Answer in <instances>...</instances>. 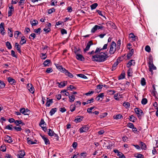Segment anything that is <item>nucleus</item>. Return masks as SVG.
I'll use <instances>...</instances> for the list:
<instances>
[{"label": "nucleus", "mask_w": 158, "mask_h": 158, "mask_svg": "<svg viewBox=\"0 0 158 158\" xmlns=\"http://www.w3.org/2000/svg\"><path fill=\"white\" fill-rule=\"evenodd\" d=\"M123 106L127 108L130 106V104L128 102H125L123 103Z\"/></svg>", "instance_id": "09e8293b"}, {"label": "nucleus", "mask_w": 158, "mask_h": 158, "mask_svg": "<svg viewBox=\"0 0 158 158\" xmlns=\"http://www.w3.org/2000/svg\"><path fill=\"white\" fill-rule=\"evenodd\" d=\"M46 144H48L49 140L45 136H41Z\"/></svg>", "instance_id": "c756f323"}, {"label": "nucleus", "mask_w": 158, "mask_h": 158, "mask_svg": "<svg viewBox=\"0 0 158 158\" xmlns=\"http://www.w3.org/2000/svg\"><path fill=\"white\" fill-rule=\"evenodd\" d=\"M127 126L129 128H131L132 129L134 127V126L133 124L132 123H128L127 124Z\"/></svg>", "instance_id": "6e6d98bb"}, {"label": "nucleus", "mask_w": 158, "mask_h": 158, "mask_svg": "<svg viewBox=\"0 0 158 158\" xmlns=\"http://www.w3.org/2000/svg\"><path fill=\"white\" fill-rule=\"evenodd\" d=\"M134 52V50L133 49H131L129 52L128 54L127 55V57L129 59L130 58L132 55L133 54Z\"/></svg>", "instance_id": "b1692460"}, {"label": "nucleus", "mask_w": 158, "mask_h": 158, "mask_svg": "<svg viewBox=\"0 0 158 158\" xmlns=\"http://www.w3.org/2000/svg\"><path fill=\"white\" fill-rule=\"evenodd\" d=\"M145 51L148 52H150L151 51V48L149 46L147 45L145 47Z\"/></svg>", "instance_id": "79ce46f5"}, {"label": "nucleus", "mask_w": 158, "mask_h": 158, "mask_svg": "<svg viewBox=\"0 0 158 158\" xmlns=\"http://www.w3.org/2000/svg\"><path fill=\"white\" fill-rule=\"evenodd\" d=\"M82 119V117L81 116H78L76 117L74 120V121L76 123H78L80 122Z\"/></svg>", "instance_id": "4be33fe9"}, {"label": "nucleus", "mask_w": 158, "mask_h": 158, "mask_svg": "<svg viewBox=\"0 0 158 158\" xmlns=\"http://www.w3.org/2000/svg\"><path fill=\"white\" fill-rule=\"evenodd\" d=\"M22 123V120H16L15 121V123L16 125V126H18L19 124H21Z\"/></svg>", "instance_id": "4c0bfd02"}, {"label": "nucleus", "mask_w": 158, "mask_h": 158, "mask_svg": "<svg viewBox=\"0 0 158 158\" xmlns=\"http://www.w3.org/2000/svg\"><path fill=\"white\" fill-rule=\"evenodd\" d=\"M121 96L120 95H118V94H115L114 95V98L116 100H118L119 99V96Z\"/></svg>", "instance_id": "58836bf2"}, {"label": "nucleus", "mask_w": 158, "mask_h": 158, "mask_svg": "<svg viewBox=\"0 0 158 158\" xmlns=\"http://www.w3.org/2000/svg\"><path fill=\"white\" fill-rule=\"evenodd\" d=\"M5 84L4 82L3 81L0 80V87L1 88H3L5 87Z\"/></svg>", "instance_id": "a18cd8bd"}, {"label": "nucleus", "mask_w": 158, "mask_h": 158, "mask_svg": "<svg viewBox=\"0 0 158 158\" xmlns=\"http://www.w3.org/2000/svg\"><path fill=\"white\" fill-rule=\"evenodd\" d=\"M141 148L142 149L145 150L146 148V145L143 143L141 142Z\"/></svg>", "instance_id": "37998d69"}, {"label": "nucleus", "mask_w": 158, "mask_h": 158, "mask_svg": "<svg viewBox=\"0 0 158 158\" xmlns=\"http://www.w3.org/2000/svg\"><path fill=\"white\" fill-rule=\"evenodd\" d=\"M27 88L31 93L32 94L34 93L35 89L32 84H28L27 86Z\"/></svg>", "instance_id": "1a4fd4ad"}, {"label": "nucleus", "mask_w": 158, "mask_h": 158, "mask_svg": "<svg viewBox=\"0 0 158 158\" xmlns=\"http://www.w3.org/2000/svg\"><path fill=\"white\" fill-rule=\"evenodd\" d=\"M107 54L105 53L101 52L92 56V60L93 61L99 62H103L108 57Z\"/></svg>", "instance_id": "f257e3e1"}, {"label": "nucleus", "mask_w": 158, "mask_h": 158, "mask_svg": "<svg viewBox=\"0 0 158 158\" xmlns=\"http://www.w3.org/2000/svg\"><path fill=\"white\" fill-rule=\"evenodd\" d=\"M57 3V2L56 1V0H52L51 1V5L52 6L56 5Z\"/></svg>", "instance_id": "8fccbe9b"}, {"label": "nucleus", "mask_w": 158, "mask_h": 158, "mask_svg": "<svg viewBox=\"0 0 158 158\" xmlns=\"http://www.w3.org/2000/svg\"><path fill=\"white\" fill-rule=\"evenodd\" d=\"M15 120L13 118H10L9 119L8 121L10 123H12L13 122L15 123Z\"/></svg>", "instance_id": "338daca9"}, {"label": "nucleus", "mask_w": 158, "mask_h": 158, "mask_svg": "<svg viewBox=\"0 0 158 158\" xmlns=\"http://www.w3.org/2000/svg\"><path fill=\"white\" fill-rule=\"evenodd\" d=\"M4 25L3 23H2L0 24V33L3 35H4L6 33Z\"/></svg>", "instance_id": "6e6552de"}, {"label": "nucleus", "mask_w": 158, "mask_h": 158, "mask_svg": "<svg viewBox=\"0 0 158 158\" xmlns=\"http://www.w3.org/2000/svg\"><path fill=\"white\" fill-rule=\"evenodd\" d=\"M8 81L9 82L11 85H15L16 83L15 80L13 78L10 77H9L8 78Z\"/></svg>", "instance_id": "f3484780"}, {"label": "nucleus", "mask_w": 158, "mask_h": 158, "mask_svg": "<svg viewBox=\"0 0 158 158\" xmlns=\"http://www.w3.org/2000/svg\"><path fill=\"white\" fill-rule=\"evenodd\" d=\"M47 57V56L44 54H42V55L41 56V58L43 59H45Z\"/></svg>", "instance_id": "774afa93"}, {"label": "nucleus", "mask_w": 158, "mask_h": 158, "mask_svg": "<svg viewBox=\"0 0 158 158\" xmlns=\"http://www.w3.org/2000/svg\"><path fill=\"white\" fill-rule=\"evenodd\" d=\"M11 55H12V56L13 57H15V58L17 57L16 55H15V52L13 50H12L11 51Z\"/></svg>", "instance_id": "052dcab7"}, {"label": "nucleus", "mask_w": 158, "mask_h": 158, "mask_svg": "<svg viewBox=\"0 0 158 158\" xmlns=\"http://www.w3.org/2000/svg\"><path fill=\"white\" fill-rule=\"evenodd\" d=\"M49 60H47L44 62L43 64L44 67L49 66Z\"/></svg>", "instance_id": "72a5a7b5"}, {"label": "nucleus", "mask_w": 158, "mask_h": 158, "mask_svg": "<svg viewBox=\"0 0 158 158\" xmlns=\"http://www.w3.org/2000/svg\"><path fill=\"white\" fill-rule=\"evenodd\" d=\"M75 106H76L75 105H72L70 107V110L71 111H73L75 109Z\"/></svg>", "instance_id": "3c124183"}, {"label": "nucleus", "mask_w": 158, "mask_h": 158, "mask_svg": "<svg viewBox=\"0 0 158 158\" xmlns=\"http://www.w3.org/2000/svg\"><path fill=\"white\" fill-rule=\"evenodd\" d=\"M5 138L4 140L5 142L11 143L13 142V140L11 137L8 135H6L5 137Z\"/></svg>", "instance_id": "9b49d317"}, {"label": "nucleus", "mask_w": 158, "mask_h": 158, "mask_svg": "<svg viewBox=\"0 0 158 158\" xmlns=\"http://www.w3.org/2000/svg\"><path fill=\"white\" fill-rule=\"evenodd\" d=\"M67 81H64L63 82H61L60 83H58L59 87L61 88L64 87L67 84Z\"/></svg>", "instance_id": "412c9836"}, {"label": "nucleus", "mask_w": 158, "mask_h": 158, "mask_svg": "<svg viewBox=\"0 0 158 158\" xmlns=\"http://www.w3.org/2000/svg\"><path fill=\"white\" fill-rule=\"evenodd\" d=\"M19 111L21 113L23 114L24 115H27L28 114H27L26 113L29 111V110L27 109H25V108H20L19 110Z\"/></svg>", "instance_id": "dca6fc26"}, {"label": "nucleus", "mask_w": 158, "mask_h": 158, "mask_svg": "<svg viewBox=\"0 0 158 158\" xmlns=\"http://www.w3.org/2000/svg\"><path fill=\"white\" fill-rule=\"evenodd\" d=\"M26 40H23V39H21V41L20 42V44L21 45H23V44L26 43Z\"/></svg>", "instance_id": "de8ad7c7"}, {"label": "nucleus", "mask_w": 158, "mask_h": 158, "mask_svg": "<svg viewBox=\"0 0 158 158\" xmlns=\"http://www.w3.org/2000/svg\"><path fill=\"white\" fill-rule=\"evenodd\" d=\"M8 31H10L9 32H8L9 35L10 37H11L13 36V34L12 33L11 30L9 28H8Z\"/></svg>", "instance_id": "e2e57ef3"}, {"label": "nucleus", "mask_w": 158, "mask_h": 158, "mask_svg": "<svg viewBox=\"0 0 158 158\" xmlns=\"http://www.w3.org/2000/svg\"><path fill=\"white\" fill-rule=\"evenodd\" d=\"M132 73V69H129L127 72L128 75L129 76H131Z\"/></svg>", "instance_id": "49530a36"}, {"label": "nucleus", "mask_w": 158, "mask_h": 158, "mask_svg": "<svg viewBox=\"0 0 158 158\" xmlns=\"http://www.w3.org/2000/svg\"><path fill=\"white\" fill-rule=\"evenodd\" d=\"M94 108V107H92L87 109V111L89 113H92V110Z\"/></svg>", "instance_id": "680f3d73"}, {"label": "nucleus", "mask_w": 158, "mask_h": 158, "mask_svg": "<svg viewBox=\"0 0 158 158\" xmlns=\"http://www.w3.org/2000/svg\"><path fill=\"white\" fill-rule=\"evenodd\" d=\"M27 143L29 144H33L36 143L31 140L29 138H27Z\"/></svg>", "instance_id": "473e14b6"}, {"label": "nucleus", "mask_w": 158, "mask_h": 158, "mask_svg": "<svg viewBox=\"0 0 158 158\" xmlns=\"http://www.w3.org/2000/svg\"><path fill=\"white\" fill-rule=\"evenodd\" d=\"M57 68L59 69L60 72L64 73L65 74L70 77L72 78L73 76L72 73L68 72L67 70H66L64 68H63L62 66L58 64L56 65Z\"/></svg>", "instance_id": "f03ea898"}, {"label": "nucleus", "mask_w": 158, "mask_h": 158, "mask_svg": "<svg viewBox=\"0 0 158 158\" xmlns=\"http://www.w3.org/2000/svg\"><path fill=\"white\" fill-rule=\"evenodd\" d=\"M14 10H9L8 12V16L9 17L11 16L12 15V12H13L14 11Z\"/></svg>", "instance_id": "864d4df0"}, {"label": "nucleus", "mask_w": 158, "mask_h": 158, "mask_svg": "<svg viewBox=\"0 0 158 158\" xmlns=\"http://www.w3.org/2000/svg\"><path fill=\"white\" fill-rule=\"evenodd\" d=\"M147 102V100L146 98H144L142 99L141 103L142 104L145 105Z\"/></svg>", "instance_id": "a19ab883"}, {"label": "nucleus", "mask_w": 158, "mask_h": 158, "mask_svg": "<svg viewBox=\"0 0 158 158\" xmlns=\"http://www.w3.org/2000/svg\"><path fill=\"white\" fill-rule=\"evenodd\" d=\"M135 64V62L134 60H132L127 64V67L129 68L131 66Z\"/></svg>", "instance_id": "aec40b11"}, {"label": "nucleus", "mask_w": 158, "mask_h": 158, "mask_svg": "<svg viewBox=\"0 0 158 158\" xmlns=\"http://www.w3.org/2000/svg\"><path fill=\"white\" fill-rule=\"evenodd\" d=\"M69 102H73L75 100V96L73 95H69Z\"/></svg>", "instance_id": "cd10ccee"}, {"label": "nucleus", "mask_w": 158, "mask_h": 158, "mask_svg": "<svg viewBox=\"0 0 158 158\" xmlns=\"http://www.w3.org/2000/svg\"><path fill=\"white\" fill-rule=\"evenodd\" d=\"M141 84L142 85H144L146 84L145 80L143 78L141 79Z\"/></svg>", "instance_id": "4d7b16f0"}, {"label": "nucleus", "mask_w": 158, "mask_h": 158, "mask_svg": "<svg viewBox=\"0 0 158 158\" xmlns=\"http://www.w3.org/2000/svg\"><path fill=\"white\" fill-rule=\"evenodd\" d=\"M19 34H21V32L18 31H15L14 33L15 37L16 39H17Z\"/></svg>", "instance_id": "c85d7f7f"}, {"label": "nucleus", "mask_w": 158, "mask_h": 158, "mask_svg": "<svg viewBox=\"0 0 158 158\" xmlns=\"http://www.w3.org/2000/svg\"><path fill=\"white\" fill-rule=\"evenodd\" d=\"M116 44L114 42H112L110 45V48L109 53L111 54H113L116 50Z\"/></svg>", "instance_id": "20e7f679"}, {"label": "nucleus", "mask_w": 158, "mask_h": 158, "mask_svg": "<svg viewBox=\"0 0 158 158\" xmlns=\"http://www.w3.org/2000/svg\"><path fill=\"white\" fill-rule=\"evenodd\" d=\"M56 111V108H52L50 111V115H52Z\"/></svg>", "instance_id": "f704fd0d"}, {"label": "nucleus", "mask_w": 158, "mask_h": 158, "mask_svg": "<svg viewBox=\"0 0 158 158\" xmlns=\"http://www.w3.org/2000/svg\"><path fill=\"white\" fill-rule=\"evenodd\" d=\"M130 120L132 122H135L136 120V118L132 115L130 117Z\"/></svg>", "instance_id": "e433bc0d"}, {"label": "nucleus", "mask_w": 158, "mask_h": 158, "mask_svg": "<svg viewBox=\"0 0 158 158\" xmlns=\"http://www.w3.org/2000/svg\"><path fill=\"white\" fill-rule=\"evenodd\" d=\"M25 155V153L24 151L23 150H21L19 151V154L17 155V156L18 158H21L23 157Z\"/></svg>", "instance_id": "ddd939ff"}, {"label": "nucleus", "mask_w": 158, "mask_h": 158, "mask_svg": "<svg viewBox=\"0 0 158 158\" xmlns=\"http://www.w3.org/2000/svg\"><path fill=\"white\" fill-rule=\"evenodd\" d=\"M123 116L120 114H118L113 116V117L114 119H120L123 118Z\"/></svg>", "instance_id": "393cba45"}, {"label": "nucleus", "mask_w": 158, "mask_h": 158, "mask_svg": "<svg viewBox=\"0 0 158 158\" xmlns=\"http://www.w3.org/2000/svg\"><path fill=\"white\" fill-rule=\"evenodd\" d=\"M77 76L83 78L84 79L87 78L83 74H78Z\"/></svg>", "instance_id": "c03bdc74"}, {"label": "nucleus", "mask_w": 158, "mask_h": 158, "mask_svg": "<svg viewBox=\"0 0 158 158\" xmlns=\"http://www.w3.org/2000/svg\"><path fill=\"white\" fill-rule=\"evenodd\" d=\"M77 59L80 60L82 61L84 59L83 56L80 54H77L76 56Z\"/></svg>", "instance_id": "bb28decb"}, {"label": "nucleus", "mask_w": 158, "mask_h": 158, "mask_svg": "<svg viewBox=\"0 0 158 158\" xmlns=\"http://www.w3.org/2000/svg\"><path fill=\"white\" fill-rule=\"evenodd\" d=\"M41 29L40 28H39L37 29H35L34 32L36 33L40 34Z\"/></svg>", "instance_id": "bf43d9fd"}, {"label": "nucleus", "mask_w": 158, "mask_h": 158, "mask_svg": "<svg viewBox=\"0 0 158 158\" xmlns=\"http://www.w3.org/2000/svg\"><path fill=\"white\" fill-rule=\"evenodd\" d=\"M18 5L19 6H20L22 8H23V5L24 4L23 3V2H21L20 1H19L18 2Z\"/></svg>", "instance_id": "13d9d810"}, {"label": "nucleus", "mask_w": 158, "mask_h": 158, "mask_svg": "<svg viewBox=\"0 0 158 158\" xmlns=\"http://www.w3.org/2000/svg\"><path fill=\"white\" fill-rule=\"evenodd\" d=\"M117 155L120 158H125V156L121 152H118Z\"/></svg>", "instance_id": "ea45409f"}, {"label": "nucleus", "mask_w": 158, "mask_h": 158, "mask_svg": "<svg viewBox=\"0 0 158 158\" xmlns=\"http://www.w3.org/2000/svg\"><path fill=\"white\" fill-rule=\"evenodd\" d=\"M135 111L137 114L138 117L140 118L141 116L143 114V113L141 110L138 108H135Z\"/></svg>", "instance_id": "0eeeda50"}, {"label": "nucleus", "mask_w": 158, "mask_h": 158, "mask_svg": "<svg viewBox=\"0 0 158 158\" xmlns=\"http://www.w3.org/2000/svg\"><path fill=\"white\" fill-rule=\"evenodd\" d=\"M93 44V43L92 41H89L88 43L87 44L85 48L84 49V52H86V51H88L90 48V46L92 45Z\"/></svg>", "instance_id": "4468645a"}, {"label": "nucleus", "mask_w": 158, "mask_h": 158, "mask_svg": "<svg viewBox=\"0 0 158 158\" xmlns=\"http://www.w3.org/2000/svg\"><path fill=\"white\" fill-rule=\"evenodd\" d=\"M15 46L16 48L18 50L19 52L21 53V46L20 45L17 43H15Z\"/></svg>", "instance_id": "6ab92c4d"}, {"label": "nucleus", "mask_w": 158, "mask_h": 158, "mask_svg": "<svg viewBox=\"0 0 158 158\" xmlns=\"http://www.w3.org/2000/svg\"><path fill=\"white\" fill-rule=\"evenodd\" d=\"M104 96V94L101 93L98 95V96L96 98L97 99L98 101L100 100V98H101L102 99L101 100V101H102V100Z\"/></svg>", "instance_id": "5701e85b"}, {"label": "nucleus", "mask_w": 158, "mask_h": 158, "mask_svg": "<svg viewBox=\"0 0 158 158\" xmlns=\"http://www.w3.org/2000/svg\"><path fill=\"white\" fill-rule=\"evenodd\" d=\"M103 27L102 26H98L97 25H95L91 30V32L94 33L98 30L99 29H102Z\"/></svg>", "instance_id": "9d476101"}, {"label": "nucleus", "mask_w": 158, "mask_h": 158, "mask_svg": "<svg viewBox=\"0 0 158 158\" xmlns=\"http://www.w3.org/2000/svg\"><path fill=\"white\" fill-rule=\"evenodd\" d=\"M0 150L3 152H5L6 151V148L5 146H2L0 148Z\"/></svg>", "instance_id": "603ef678"}, {"label": "nucleus", "mask_w": 158, "mask_h": 158, "mask_svg": "<svg viewBox=\"0 0 158 158\" xmlns=\"http://www.w3.org/2000/svg\"><path fill=\"white\" fill-rule=\"evenodd\" d=\"M89 129V127L87 126H83L80 129V133L86 132Z\"/></svg>", "instance_id": "f8f14e48"}, {"label": "nucleus", "mask_w": 158, "mask_h": 158, "mask_svg": "<svg viewBox=\"0 0 158 158\" xmlns=\"http://www.w3.org/2000/svg\"><path fill=\"white\" fill-rule=\"evenodd\" d=\"M46 105L47 106H49V99L48 98H47V102Z\"/></svg>", "instance_id": "0e129e2a"}, {"label": "nucleus", "mask_w": 158, "mask_h": 158, "mask_svg": "<svg viewBox=\"0 0 158 158\" xmlns=\"http://www.w3.org/2000/svg\"><path fill=\"white\" fill-rule=\"evenodd\" d=\"M50 139L54 141H56L58 140L59 137L58 135L50 129Z\"/></svg>", "instance_id": "7ed1b4c3"}, {"label": "nucleus", "mask_w": 158, "mask_h": 158, "mask_svg": "<svg viewBox=\"0 0 158 158\" xmlns=\"http://www.w3.org/2000/svg\"><path fill=\"white\" fill-rule=\"evenodd\" d=\"M107 26L109 27H111L113 29H115L116 26L115 24L111 22H108L106 23Z\"/></svg>", "instance_id": "2eb2a0df"}, {"label": "nucleus", "mask_w": 158, "mask_h": 158, "mask_svg": "<svg viewBox=\"0 0 158 158\" xmlns=\"http://www.w3.org/2000/svg\"><path fill=\"white\" fill-rule=\"evenodd\" d=\"M46 125L45 122L43 119H42L39 123V125L43 129V130L46 132L47 131V128L46 126Z\"/></svg>", "instance_id": "423d86ee"}, {"label": "nucleus", "mask_w": 158, "mask_h": 158, "mask_svg": "<svg viewBox=\"0 0 158 158\" xmlns=\"http://www.w3.org/2000/svg\"><path fill=\"white\" fill-rule=\"evenodd\" d=\"M14 128L17 131H20L22 130V128L20 127H15Z\"/></svg>", "instance_id": "69168bd1"}, {"label": "nucleus", "mask_w": 158, "mask_h": 158, "mask_svg": "<svg viewBox=\"0 0 158 158\" xmlns=\"http://www.w3.org/2000/svg\"><path fill=\"white\" fill-rule=\"evenodd\" d=\"M129 37L130 38H132V40L133 41H135L136 38V37L135 35L134 34L132 33H131L130 34Z\"/></svg>", "instance_id": "a878e982"}, {"label": "nucleus", "mask_w": 158, "mask_h": 158, "mask_svg": "<svg viewBox=\"0 0 158 158\" xmlns=\"http://www.w3.org/2000/svg\"><path fill=\"white\" fill-rule=\"evenodd\" d=\"M107 114V113H104L101 114L99 116L101 118H103L106 116Z\"/></svg>", "instance_id": "5fc2aeb1"}, {"label": "nucleus", "mask_w": 158, "mask_h": 158, "mask_svg": "<svg viewBox=\"0 0 158 158\" xmlns=\"http://www.w3.org/2000/svg\"><path fill=\"white\" fill-rule=\"evenodd\" d=\"M98 4L97 3H94L90 6V7L91 10L95 9L98 6Z\"/></svg>", "instance_id": "2f4dec72"}, {"label": "nucleus", "mask_w": 158, "mask_h": 158, "mask_svg": "<svg viewBox=\"0 0 158 158\" xmlns=\"http://www.w3.org/2000/svg\"><path fill=\"white\" fill-rule=\"evenodd\" d=\"M30 23L32 27L37 25L38 23V21L36 20H31Z\"/></svg>", "instance_id": "a211bd4d"}, {"label": "nucleus", "mask_w": 158, "mask_h": 158, "mask_svg": "<svg viewBox=\"0 0 158 158\" xmlns=\"http://www.w3.org/2000/svg\"><path fill=\"white\" fill-rule=\"evenodd\" d=\"M6 47L9 49H10L12 48V46L10 43L9 42H7L6 43Z\"/></svg>", "instance_id": "7c9ffc66"}, {"label": "nucleus", "mask_w": 158, "mask_h": 158, "mask_svg": "<svg viewBox=\"0 0 158 158\" xmlns=\"http://www.w3.org/2000/svg\"><path fill=\"white\" fill-rule=\"evenodd\" d=\"M12 125L9 124L6 127V128L11 131H12L13 130V128L12 127Z\"/></svg>", "instance_id": "c9c22d12"}, {"label": "nucleus", "mask_w": 158, "mask_h": 158, "mask_svg": "<svg viewBox=\"0 0 158 158\" xmlns=\"http://www.w3.org/2000/svg\"><path fill=\"white\" fill-rule=\"evenodd\" d=\"M149 71L151 72V74H153V70L156 69V67L153 64L152 61H150L148 63Z\"/></svg>", "instance_id": "39448f33"}]
</instances>
